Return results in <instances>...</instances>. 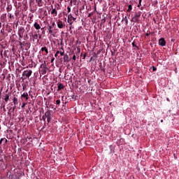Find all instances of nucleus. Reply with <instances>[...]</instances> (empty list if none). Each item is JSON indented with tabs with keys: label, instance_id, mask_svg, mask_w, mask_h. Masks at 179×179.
<instances>
[{
	"label": "nucleus",
	"instance_id": "obj_23",
	"mask_svg": "<svg viewBox=\"0 0 179 179\" xmlns=\"http://www.w3.org/2000/svg\"><path fill=\"white\" fill-rule=\"evenodd\" d=\"M122 20H124L125 23H126V26L127 24H128V18H127V16H125Z\"/></svg>",
	"mask_w": 179,
	"mask_h": 179
},
{
	"label": "nucleus",
	"instance_id": "obj_50",
	"mask_svg": "<svg viewBox=\"0 0 179 179\" xmlns=\"http://www.w3.org/2000/svg\"><path fill=\"white\" fill-rule=\"evenodd\" d=\"M25 37H27V34L25 35Z\"/></svg>",
	"mask_w": 179,
	"mask_h": 179
},
{
	"label": "nucleus",
	"instance_id": "obj_39",
	"mask_svg": "<svg viewBox=\"0 0 179 179\" xmlns=\"http://www.w3.org/2000/svg\"><path fill=\"white\" fill-rule=\"evenodd\" d=\"M2 27V23L0 22V29Z\"/></svg>",
	"mask_w": 179,
	"mask_h": 179
},
{
	"label": "nucleus",
	"instance_id": "obj_45",
	"mask_svg": "<svg viewBox=\"0 0 179 179\" xmlns=\"http://www.w3.org/2000/svg\"><path fill=\"white\" fill-rule=\"evenodd\" d=\"M39 38H41V35H39Z\"/></svg>",
	"mask_w": 179,
	"mask_h": 179
},
{
	"label": "nucleus",
	"instance_id": "obj_13",
	"mask_svg": "<svg viewBox=\"0 0 179 179\" xmlns=\"http://www.w3.org/2000/svg\"><path fill=\"white\" fill-rule=\"evenodd\" d=\"M24 33V28L21 27L18 30V34H23Z\"/></svg>",
	"mask_w": 179,
	"mask_h": 179
},
{
	"label": "nucleus",
	"instance_id": "obj_6",
	"mask_svg": "<svg viewBox=\"0 0 179 179\" xmlns=\"http://www.w3.org/2000/svg\"><path fill=\"white\" fill-rule=\"evenodd\" d=\"M159 45H161L162 47H164V45H166V40L164 38H161L159 40Z\"/></svg>",
	"mask_w": 179,
	"mask_h": 179
},
{
	"label": "nucleus",
	"instance_id": "obj_31",
	"mask_svg": "<svg viewBox=\"0 0 179 179\" xmlns=\"http://www.w3.org/2000/svg\"><path fill=\"white\" fill-rule=\"evenodd\" d=\"M57 10H59V9H61V6H59V4H57L56 6Z\"/></svg>",
	"mask_w": 179,
	"mask_h": 179
},
{
	"label": "nucleus",
	"instance_id": "obj_11",
	"mask_svg": "<svg viewBox=\"0 0 179 179\" xmlns=\"http://www.w3.org/2000/svg\"><path fill=\"white\" fill-rule=\"evenodd\" d=\"M63 59L64 62H69V56L67 54L64 55Z\"/></svg>",
	"mask_w": 179,
	"mask_h": 179
},
{
	"label": "nucleus",
	"instance_id": "obj_35",
	"mask_svg": "<svg viewBox=\"0 0 179 179\" xmlns=\"http://www.w3.org/2000/svg\"><path fill=\"white\" fill-rule=\"evenodd\" d=\"M86 58V53H85L84 55H83V59H85Z\"/></svg>",
	"mask_w": 179,
	"mask_h": 179
},
{
	"label": "nucleus",
	"instance_id": "obj_7",
	"mask_svg": "<svg viewBox=\"0 0 179 179\" xmlns=\"http://www.w3.org/2000/svg\"><path fill=\"white\" fill-rule=\"evenodd\" d=\"M57 27L59 29H64V27H65V23H64L62 21L59 20L57 22Z\"/></svg>",
	"mask_w": 179,
	"mask_h": 179
},
{
	"label": "nucleus",
	"instance_id": "obj_33",
	"mask_svg": "<svg viewBox=\"0 0 179 179\" xmlns=\"http://www.w3.org/2000/svg\"><path fill=\"white\" fill-rule=\"evenodd\" d=\"M27 104V103H23L22 105V108H23V107H25V106Z\"/></svg>",
	"mask_w": 179,
	"mask_h": 179
},
{
	"label": "nucleus",
	"instance_id": "obj_1",
	"mask_svg": "<svg viewBox=\"0 0 179 179\" xmlns=\"http://www.w3.org/2000/svg\"><path fill=\"white\" fill-rule=\"evenodd\" d=\"M46 118L48 122H50L51 120H52V115H51V113H45V114L42 116V120H43V121H45Z\"/></svg>",
	"mask_w": 179,
	"mask_h": 179
},
{
	"label": "nucleus",
	"instance_id": "obj_42",
	"mask_svg": "<svg viewBox=\"0 0 179 179\" xmlns=\"http://www.w3.org/2000/svg\"><path fill=\"white\" fill-rule=\"evenodd\" d=\"M167 101H170V99L169 98L166 99Z\"/></svg>",
	"mask_w": 179,
	"mask_h": 179
},
{
	"label": "nucleus",
	"instance_id": "obj_12",
	"mask_svg": "<svg viewBox=\"0 0 179 179\" xmlns=\"http://www.w3.org/2000/svg\"><path fill=\"white\" fill-rule=\"evenodd\" d=\"M34 27L36 30H40V29H41V27L37 22L34 23Z\"/></svg>",
	"mask_w": 179,
	"mask_h": 179
},
{
	"label": "nucleus",
	"instance_id": "obj_32",
	"mask_svg": "<svg viewBox=\"0 0 179 179\" xmlns=\"http://www.w3.org/2000/svg\"><path fill=\"white\" fill-rule=\"evenodd\" d=\"M67 10H68V13H69L71 12V7L68 6Z\"/></svg>",
	"mask_w": 179,
	"mask_h": 179
},
{
	"label": "nucleus",
	"instance_id": "obj_41",
	"mask_svg": "<svg viewBox=\"0 0 179 179\" xmlns=\"http://www.w3.org/2000/svg\"><path fill=\"white\" fill-rule=\"evenodd\" d=\"M77 50H78V51H80V48H78Z\"/></svg>",
	"mask_w": 179,
	"mask_h": 179
},
{
	"label": "nucleus",
	"instance_id": "obj_3",
	"mask_svg": "<svg viewBox=\"0 0 179 179\" xmlns=\"http://www.w3.org/2000/svg\"><path fill=\"white\" fill-rule=\"evenodd\" d=\"M141 17V13H136L135 16L132 18L133 22L138 23L139 22V18Z\"/></svg>",
	"mask_w": 179,
	"mask_h": 179
},
{
	"label": "nucleus",
	"instance_id": "obj_47",
	"mask_svg": "<svg viewBox=\"0 0 179 179\" xmlns=\"http://www.w3.org/2000/svg\"><path fill=\"white\" fill-rule=\"evenodd\" d=\"M52 61H54V59H52L51 62H52Z\"/></svg>",
	"mask_w": 179,
	"mask_h": 179
},
{
	"label": "nucleus",
	"instance_id": "obj_48",
	"mask_svg": "<svg viewBox=\"0 0 179 179\" xmlns=\"http://www.w3.org/2000/svg\"><path fill=\"white\" fill-rule=\"evenodd\" d=\"M103 20V22H106V20H104V19H103V20Z\"/></svg>",
	"mask_w": 179,
	"mask_h": 179
},
{
	"label": "nucleus",
	"instance_id": "obj_52",
	"mask_svg": "<svg viewBox=\"0 0 179 179\" xmlns=\"http://www.w3.org/2000/svg\"><path fill=\"white\" fill-rule=\"evenodd\" d=\"M161 122H163V120H161Z\"/></svg>",
	"mask_w": 179,
	"mask_h": 179
},
{
	"label": "nucleus",
	"instance_id": "obj_10",
	"mask_svg": "<svg viewBox=\"0 0 179 179\" xmlns=\"http://www.w3.org/2000/svg\"><path fill=\"white\" fill-rule=\"evenodd\" d=\"M13 103L14 106H17V104H19V101H18L17 97H16V96L13 97Z\"/></svg>",
	"mask_w": 179,
	"mask_h": 179
},
{
	"label": "nucleus",
	"instance_id": "obj_2",
	"mask_svg": "<svg viewBox=\"0 0 179 179\" xmlns=\"http://www.w3.org/2000/svg\"><path fill=\"white\" fill-rule=\"evenodd\" d=\"M31 73H33L31 70H25L22 73V76H25L24 79H29L31 76Z\"/></svg>",
	"mask_w": 179,
	"mask_h": 179
},
{
	"label": "nucleus",
	"instance_id": "obj_51",
	"mask_svg": "<svg viewBox=\"0 0 179 179\" xmlns=\"http://www.w3.org/2000/svg\"><path fill=\"white\" fill-rule=\"evenodd\" d=\"M23 90H24V87H23Z\"/></svg>",
	"mask_w": 179,
	"mask_h": 179
},
{
	"label": "nucleus",
	"instance_id": "obj_4",
	"mask_svg": "<svg viewBox=\"0 0 179 179\" xmlns=\"http://www.w3.org/2000/svg\"><path fill=\"white\" fill-rule=\"evenodd\" d=\"M75 20H76V18L73 17V16H72L71 14L68 15L67 22H68V23H69V24H72V23H73V22H75Z\"/></svg>",
	"mask_w": 179,
	"mask_h": 179
},
{
	"label": "nucleus",
	"instance_id": "obj_36",
	"mask_svg": "<svg viewBox=\"0 0 179 179\" xmlns=\"http://www.w3.org/2000/svg\"><path fill=\"white\" fill-rule=\"evenodd\" d=\"M92 15H93V13H90V14L88 15V17H92Z\"/></svg>",
	"mask_w": 179,
	"mask_h": 179
},
{
	"label": "nucleus",
	"instance_id": "obj_18",
	"mask_svg": "<svg viewBox=\"0 0 179 179\" xmlns=\"http://www.w3.org/2000/svg\"><path fill=\"white\" fill-rule=\"evenodd\" d=\"M41 51L42 52H44L46 53V54H48V49H47V47H43V48H41Z\"/></svg>",
	"mask_w": 179,
	"mask_h": 179
},
{
	"label": "nucleus",
	"instance_id": "obj_5",
	"mask_svg": "<svg viewBox=\"0 0 179 179\" xmlns=\"http://www.w3.org/2000/svg\"><path fill=\"white\" fill-rule=\"evenodd\" d=\"M21 99L22 100H25V101H27V100H29V94H27V92L24 93L21 95Z\"/></svg>",
	"mask_w": 179,
	"mask_h": 179
},
{
	"label": "nucleus",
	"instance_id": "obj_26",
	"mask_svg": "<svg viewBox=\"0 0 179 179\" xmlns=\"http://www.w3.org/2000/svg\"><path fill=\"white\" fill-rule=\"evenodd\" d=\"M55 104H56L57 106H59V104H61V101L59 100V99H57V100L56 101V102H55Z\"/></svg>",
	"mask_w": 179,
	"mask_h": 179
},
{
	"label": "nucleus",
	"instance_id": "obj_53",
	"mask_svg": "<svg viewBox=\"0 0 179 179\" xmlns=\"http://www.w3.org/2000/svg\"><path fill=\"white\" fill-rule=\"evenodd\" d=\"M0 129H1V126H0Z\"/></svg>",
	"mask_w": 179,
	"mask_h": 179
},
{
	"label": "nucleus",
	"instance_id": "obj_43",
	"mask_svg": "<svg viewBox=\"0 0 179 179\" xmlns=\"http://www.w3.org/2000/svg\"><path fill=\"white\" fill-rule=\"evenodd\" d=\"M82 9H85V6H83Z\"/></svg>",
	"mask_w": 179,
	"mask_h": 179
},
{
	"label": "nucleus",
	"instance_id": "obj_49",
	"mask_svg": "<svg viewBox=\"0 0 179 179\" xmlns=\"http://www.w3.org/2000/svg\"><path fill=\"white\" fill-rule=\"evenodd\" d=\"M70 3H72V1H70Z\"/></svg>",
	"mask_w": 179,
	"mask_h": 179
},
{
	"label": "nucleus",
	"instance_id": "obj_46",
	"mask_svg": "<svg viewBox=\"0 0 179 179\" xmlns=\"http://www.w3.org/2000/svg\"><path fill=\"white\" fill-rule=\"evenodd\" d=\"M20 45H22V42H20Z\"/></svg>",
	"mask_w": 179,
	"mask_h": 179
},
{
	"label": "nucleus",
	"instance_id": "obj_37",
	"mask_svg": "<svg viewBox=\"0 0 179 179\" xmlns=\"http://www.w3.org/2000/svg\"><path fill=\"white\" fill-rule=\"evenodd\" d=\"M145 36L148 37V36H150V34L147 33V34H145Z\"/></svg>",
	"mask_w": 179,
	"mask_h": 179
},
{
	"label": "nucleus",
	"instance_id": "obj_19",
	"mask_svg": "<svg viewBox=\"0 0 179 179\" xmlns=\"http://www.w3.org/2000/svg\"><path fill=\"white\" fill-rule=\"evenodd\" d=\"M47 69H42L41 72L42 73V75H45V73H47Z\"/></svg>",
	"mask_w": 179,
	"mask_h": 179
},
{
	"label": "nucleus",
	"instance_id": "obj_20",
	"mask_svg": "<svg viewBox=\"0 0 179 179\" xmlns=\"http://www.w3.org/2000/svg\"><path fill=\"white\" fill-rule=\"evenodd\" d=\"M32 38L34 41V40H37V38H38V35H37V34L32 35Z\"/></svg>",
	"mask_w": 179,
	"mask_h": 179
},
{
	"label": "nucleus",
	"instance_id": "obj_15",
	"mask_svg": "<svg viewBox=\"0 0 179 179\" xmlns=\"http://www.w3.org/2000/svg\"><path fill=\"white\" fill-rule=\"evenodd\" d=\"M51 14L54 15L55 16H57L58 15V12L57 11V9L53 8L51 11Z\"/></svg>",
	"mask_w": 179,
	"mask_h": 179
},
{
	"label": "nucleus",
	"instance_id": "obj_14",
	"mask_svg": "<svg viewBox=\"0 0 179 179\" xmlns=\"http://www.w3.org/2000/svg\"><path fill=\"white\" fill-rule=\"evenodd\" d=\"M41 68L42 69H48V68H47V63H45V61H44L43 64H41Z\"/></svg>",
	"mask_w": 179,
	"mask_h": 179
},
{
	"label": "nucleus",
	"instance_id": "obj_27",
	"mask_svg": "<svg viewBox=\"0 0 179 179\" xmlns=\"http://www.w3.org/2000/svg\"><path fill=\"white\" fill-rule=\"evenodd\" d=\"M18 36L20 37L19 40H22L23 38V34H18Z\"/></svg>",
	"mask_w": 179,
	"mask_h": 179
},
{
	"label": "nucleus",
	"instance_id": "obj_17",
	"mask_svg": "<svg viewBox=\"0 0 179 179\" xmlns=\"http://www.w3.org/2000/svg\"><path fill=\"white\" fill-rule=\"evenodd\" d=\"M64 87H65V86H64V84L60 83V84H59L57 89H58V90H62V89H64Z\"/></svg>",
	"mask_w": 179,
	"mask_h": 179
},
{
	"label": "nucleus",
	"instance_id": "obj_29",
	"mask_svg": "<svg viewBox=\"0 0 179 179\" xmlns=\"http://www.w3.org/2000/svg\"><path fill=\"white\" fill-rule=\"evenodd\" d=\"M58 54H59V50H57L55 55V58L58 57Z\"/></svg>",
	"mask_w": 179,
	"mask_h": 179
},
{
	"label": "nucleus",
	"instance_id": "obj_16",
	"mask_svg": "<svg viewBox=\"0 0 179 179\" xmlns=\"http://www.w3.org/2000/svg\"><path fill=\"white\" fill-rule=\"evenodd\" d=\"M4 143V145L5 144H6V143H8V139H6V138H1V140H0V143Z\"/></svg>",
	"mask_w": 179,
	"mask_h": 179
},
{
	"label": "nucleus",
	"instance_id": "obj_9",
	"mask_svg": "<svg viewBox=\"0 0 179 179\" xmlns=\"http://www.w3.org/2000/svg\"><path fill=\"white\" fill-rule=\"evenodd\" d=\"M54 26H55V22H52V25L49 26L48 30L50 34H52V29H54Z\"/></svg>",
	"mask_w": 179,
	"mask_h": 179
},
{
	"label": "nucleus",
	"instance_id": "obj_34",
	"mask_svg": "<svg viewBox=\"0 0 179 179\" xmlns=\"http://www.w3.org/2000/svg\"><path fill=\"white\" fill-rule=\"evenodd\" d=\"M73 59L74 61H76V55H74L73 56Z\"/></svg>",
	"mask_w": 179,
	"mask_h": 179
},
{
	"label": "nucleus",
	"instance_id": "obj_24",
	"mask_svg": "<svg viewBox=\"0 0 179 179\" xmlns=\"http://www.w3.org/2000/svg\"><path fill=\"white\" fill-rule=\"evenodd\" d=\"M61 49L63 50V52H59V54H60V55H62H62H64V53H65V51L64 50V48H61Z\"/></svg>",
	"mask_w": 179,
	"mask_h": 179
},
{
	"label": "nucleus",
	"instance_id": "obj_25",
	"mask_svg": "<svg viewBox=\"0 0 179 179\" xmlns=\"http://www.w3.org/2000/svg\"><path fill=\"white\" fill-rule=\"evenodd\" d=\"M43 1H41V0H39L38 1V6H43V3H42Z\"/></svg>",
	"mask_w": 179,
	"mask_h": 179
},
{
	"label": "nucleus",
	"instance_id": "obj_28",
	"mask_svg": "<svg viewBox=\"0 0 179 179\" xmlns=\"http://www.w3.org/2000/svg\"><path fill=\"white\" fill-rule=\"evenodd\" d=\"M131 45L132 47H136V48H138V45L135 44V41L132 42Z\"/></svg>",
	"mask_w": 179,
	"mask_h": 179
},
{
	"label": "nucleus",
	"instance_id": "obj_8",
	"mask_svg": "<svg viewBox=\"0 0 179 179\" xmlns=\"http://www.w3.org/2000/svg\"><path fill=\"white\" fill-rule=\"evenodd\" d=\"M10 96V93H8V94H6L3 97H4V101L6 103H8V101H9V97Z\"/></svg>",
	"mask_w": 179,
	"mask_h": 179
},
{
	"label": "nucleus",
	"instance_id": "obj_38",
	"mask_svg": "<svg viewBox=\"0 0 179 179\" xmlns=\"http://www.w3.org/2000/svg\"><path fill=\"white\" fill-rule=\"evenodd\" d=\"M94 12H97V10L96 8V6L94 7Z\"/></svg>",
	"mask_w": 179,
	"mask_h": 179
},
{
	"label": "nucleus",
	"instance_id": "obj_44",
	"mask_svg": "<svg viewBox=\"0 0 179 179\" xmlns=\"http://www.w3.org/2000/svg\"><path fill=\"white\" fill-rule=\"evenodd\" d=\"M0 55L2 57V52H0Z\"/></svg>",
	"mask_w": 179,
	"mask_h": 179
},
{
	"label": "nucleus",
	"instance_id": "obj_40",
	"mask_svg": "<svg viewBox=\"0 0 179 179\" xmlns=\"http://www.w3.org/2000/svg\"><path fill=\"white\" fill-rule=\"evenodd\" d=\"M152 71H156V68L153 67Z\"/></svg>",
	"mask_w": 179,
	"mask_h": 179
},
{
	"label": "nucleus",
	"instance_id": "obj_21",
	"mask_svg": "<svg viewBox=\"0 0 179 179\" xmlns=\"http://www.w3.org/2000/svg\"><path fill=\"white\" fill-rule=\"evenodd\" d=\"M131 10H132V5L130 4L128 6L127 12H131Z\"/></svg>",
	"mask_w": 179,
	"mask_h": 179
},
{
	"label": "nucleus",
	"instance_id": "obj_54",
	"mask_svg": "<svg viewBox=\"0 0 179 179\" xmlns=\"http://www.w3.org/2000/svg\"><path fill=\"white\" fill-rule=\"evenodd\" d=\"M0 179H1V177H0Z\"/></svg>",
	"mask_w": 179,
	"mask_h": 179
},
{
	"label": "nucleus",
	"instance_id": "obj_30",
	"mask_svg": "<svg viewBox=\"0 0 179 179\" xmlns=\"http://www.w3.org/2000/svg\"><path fill=\"white\" fill-rule=\"evenodd\" d=\"M142 3V0H139V3H138V7L139 8L140 6H141V4Z\"/></svg>",
	"mask_w": 179,
	"mask_h": 179
},
{
	"label": "nucleus",
	"instance_id": "obj_22",
	"mask_svg": "<svg viewBox=\"0 0 179 179\" xmlns=\"http://www.w3.org/2000/svg\"><path fill=\"white\" fill-rule=\"evenodd\" d=\"M69 97H71L72 100H76V96H75V94H72L71 96H69Z\"/></svg>",
	"mask_w": 179,
	"mask_h": 179
}]
</instances>
